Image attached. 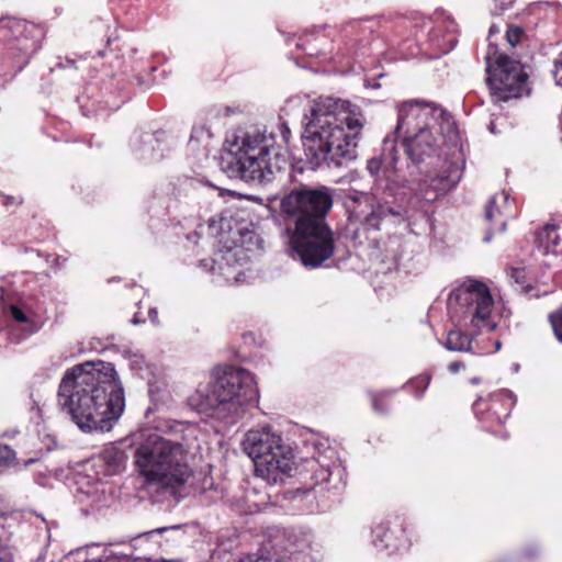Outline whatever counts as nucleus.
<instances>
[{"mask_svg":"<svg viewBox=\"0 0 562 562\" xmlns=\"http://www.w3.org/2000/svg\"><path fill=\"white\" fill-rule=\"evenodd\" d=\"M445 170L429 180L418 184V190L426 201H434L439 195L453 189L462 177V168L459 164L445 162Z\"/></svg>","mask_w":562,"mask_h":562,"instance_id":"f3484780","label":"nucleus"},{"mask_svg":"<svg viewBox=\"0 0 562 562\" xmlns=\"http://www.w3.org/2000/svg\"><path fill=\"white\" fill-rule=\"evenodd\" d=\"M211 138V132L205 126L193 127L191 132V136L189 139V146L194 150L196 149V144H203L205 148Z\"/></svg>","mask_w":562,"mask_h":562,"instance_id":"bb28decb","label":"nucleus"},{"mask_svg":"<svg viewBox=\"0 0 562 562\" xmlns=\"http://www.w3.org/2000/svg\"><path fill=\"white\" fill-rule=\"evenodd\" d=\"M241 238H243V240H241L243 245L245 244L246 240L248 243L255 241L256 245H258V246L260 244L258 236L254 232H246V233L241 234Z\"/></svg>","mask_w":562,"mask_h":562,"instance_id":"e433bc0d","label":"nucleus"},{"mask_svg":"<svg viewBox=\"0 0 562 562\" xmlns=\"http://www.w3.org/2000/svg\"><path fill=\"white\" fill-rule=\"evenodd\" d=\"M166 528H158V529H155V530H151V531H148V532H145L144 535L139 536V539L140 538H150V537H154L158 533H161L162 531H165Z\"/></svg>","mask_w":562,"mask_h":562,"instance_id":"ea45409f","label":"nucleus"},{"mask_svg":"<svg viewBox=\"0 0 562 562\" xmlns=\"http://www.w3.org/2000/svg\"><path fill=\"white\" fill-rule=\"evenodd\" d=\"M491 239H492V234H491V232H488V233L484 236L483 240H484L485 243H488V241H491Z\"/></svg>","mask_w":562,"mask_h":562,"instance_id":"de8ad7c7","label":"nucleus"},{"mask_svg":"<svg viewBox=\"0 0 562 562\" xmlns=\"http://www.w3.org/2000/svg\"><path fill=\"white\" fill-rule=\"evenodd\" d=\"M472 338L469 334L459 329L450 330L447 335L445 347L450 351H471Z\"/></svg>","mask_w":562,"mask_h":562,"instance_id":"a878e982","label":"nucleus"},{"mask_svg":"<svg viewBox=\"0 0 562 562\" xmlns=\"http://www.w3.org/2000/svg\"><path fill=\"white\" fill-rule=\"evenodd\" d=\"M304 121L302 144L312 168L341 167L357 157L356 138L363 127L359 106L348 100L319 97Z\"/></svg>","mask_w":562,"mask_h":562,"instance_id":"f03ea898","label":"nucleus"},{"mask_svg":"<svg viewBox=\"0 0 562 562\" xmlns=\"http://www.w3.org/2000/svg\"><path fill=\"white\" fill-rule=\"evenodd\" d=\"M277 131L247 132L240 144L222 154L221 170L231 179L259 184L270 182L286 162L282 150L288 148L291 138L285 122H280Z\"/></svg>","mask_w":562,"mask_h":562,"instance_id":"423d86ee","label":"nucleus"},{"mask_svg":"<svg viewBox=\"0 0 562 562\" xmlns=\"http://www.w3.org/2000/svg\"><path fill=\"white\" fill-rule=\"evenodd\" d=\"M395 135L415 166L438 155L439 136L450 145H457L460 138L453 117L445 109L434 102L419 100L398 104Z\"/></svg>","mask_w":562,"mask_h":562,"instance_id":"20e7f679","label":"nucleus"},{"mask_svg":"<svg viewBox=\"0 0 562 562\" xmlns=\"http://www.w3.org/2000/svg\"><path fill=\"white\" fill-rule=\"evenodd\" d=\"M58 396L63 408L83 431L110 430L125 408L123 386L109 362H86L68 370Z\"/></svg>","mask_w":562,"mask_h":562,"instance_id":"f257e3e1","label":"nucleus"},{"mask_svg":"<svg viewBox=\"0 0 562 562\" xmlns=\"http://www.w3.org/2000/svg\"><path fill=\"white\" fill-rule=\"evenodd\" d=\"M18 465L15 451L7 445L0 443V468H11Z\"/></svg>","mask_w":562,"mask_h":562,"instance_id":"c85d7f7f","label":"nucleus"},{"mask_svg":"<svg viewBox=\"0 0 562 562\" xmlns=\"http://www.w3.org/2000/svg\"><path fill=\"white\" fill-rule=\"evenodd\" d=\"M521 34L520 27L510 26L506 32V38L512 46H515L520 41Z\"/></svg>","mask_w":562,"mask_h":562,"instance_id":"72a5a7b5","label":"nucleus"},{"mask_svg":"<svg viewBox=\"0 0 562 562\" xmlns=\"http://www.w3.org/2000/svg\"><path fill=\"white\" fill-rule=\"evenodd\" d=\"M13 518L5 514H0V562H15L9 540L12 535L10 531Z\"/></svg>","mask_w":562,"mask_h":562,"instance_id":"b1692460","label":"nucleus"},{"mask_svg":"<svg viewBox=\"0 0 562 562\" xmlns=\"http://www.w3.org/2000/svg\"><path fill=\"white\" fill-rule=\"evenodd\" d=\"M240 562H268L266 559L257 558L255 559L252 555H248L240 560Z\"/></svg>","mask_w":562,"mask_h":562,"instance_id":"c03bdc74","label":"nucleus"},{"mask_svg":"<svg viewBox=\"0 0 562 562\" xmlns=\"http://www.w3.org/2000/svg\"><path fill=\"white\" fill-rule=\"evenodd\" d=\"M8 315L18 324L24 325V328L30 333L37 329L34 322V313L24 305L11 304L8 308Z\"/></svg>","mask_w":562,"mask_h":562,"instance_id":"393cba45","label":"nucleus"},{"mask_svg":"<svg viewBox=\"0 0 562 562\" xmlns=\"http://www.w3.org/2000/svg\"><path fill=\"white\" fill-rule=\"evenodd\" d=\"M258 398L259 392L251 372L223 366L212 370L209 381L199 383L188 403L198 413L232 426L258 403Z\"/></svg>","mask_w":562,"mask_h":562,"instance_id":"39448f33","label":"nucleus"},{"mask_svg":"<svg viewBox=\"0 0 562 562\" xmlns=\"http://www.w3.org/2000/svg\"><path fill=\"white\" fill-rule=\"evenodd\" d=\"M465 368L464 362L462 361H453L448 366V370L450 373L456 374Z\"/></svg>","mask_w":562,"mask_h":562,"instance_id":"4c0bfd02","label":"nucleus"},{"mask_svg":"<svg viewBox=\"0 0 562 562\" xmlns=\"http://www.w3.org/2000/svg\"><path fill=\"white\" fill-rule=\"evenodd\" d=\"M37 460H38V458H31V459L24 461V467H27V465L36 462Z\"/></svg>","mask_w":562,"mask_h":562,"instance_id":"49530a36","label":"nucleus"},{"mask_svg":"<svg viewBox=\"0 0 562 562\" xmlns=\"http://www.w3.org/2000/svg\"><path fill=\"white\" fill-rule=\"evenodd\" d=\"M134 464L147 484L171 493L183 487L193 473L188 448L156 432L147 435L136 446Z\"/></svg>","mask_w":562,"mask_h":562,"instance_id":"0eeeda50","label":"nucleus"},{"mask_svg":"<svg viewBox=\"0 0 562 562\" xmlns=\"http://www.w3.org/2000/svg\"><path fill=\"white\" fill-rule=\"evenodd\" d=\"M401 529L392 530L387 522H380L372 529V544L379 551L393 553L401 548Z\"/></svg>","mask_w":562,"mask_h":562,"instance_id":"4be33fe9","label":"nucleus"},{"mask_svg":"<svg viewBox=\"0 0 562 562\" xmlns=\"http://www.w3.org/2000/svg\"><path fill=\"white\" fill-rule=\"evenodd\" d=\"M3 27L4 24L0 23V31ZM5 27L12 30L14 40L8 47L3 64L0 65V76L5 77L3 80H0V86L20 72L27 65L31 56L41 47V31L35 25L10 22L5 24Z\"/></svg>","mask_w":562,"mask_h":562,"instance_id":"f8f14e48","label":"nucleus"},{"mask_svg":"<svg viewBox=\"0 0 562 562\" xmlns=\"http://www.w3.org/2000/svg\"><path fill=\"white\" fill-rule=\"evenodd\" d=\"M333 206L330 190L321 188H295L280 201L281 213L292 226L290 247L304 267H321L334 255V234L325 217Z\"/></svg>","mask_w":562,"mask_h":562,"instance_id":"7ed1b4c3","label":"nucleus"},{"mask_svg":"<svg viewBox=\"0 0 562 562\" xmlns=\"http://www.w3.org/2000/svg\"><path fill=\"white\" fill-rule=\"evenodd\" d=\"M241 447L254 461L256 475L269 484L283 482L295 470L293 449L269 425L249 429L244 435Z\"/></svg>","mask_w":562,"mask_h":562,"instance_id":"6e6552de","label":"nucleus"},{"mask_svg":"<svg viewBox=\"0 0 562 562\" xmlns=\"http://www.w3.org/2000/svg\"><path fill=\"white\" fill-rule=\"evenodd\" d=\"M237 250H227L220 254L216 259H203L200 261V266L204 269H210L213 274H218L224 278L226 282L238 281L239 272L232 262H236Z\"/></svg>","mask_w":562,"mask_h":562,"instance_id":"412c9836","label":"nucleus"},{"mask_svg":"<svg viewBox=\"0 0 562 562\" xmlns=\"http://www.w3.org/2000/svg\"><path fill=\"white\" fill-rule=\"evenodd\" d=\"M550 323L555 337L562 342V307L550 315Z\"/></svg>","mask_w":562,"mask_h":562,"instance_id":"2f4dec72","label":"nucleus"},{"mask_svg":"<svg viewBox=\"0 0 562 562\" xmlns=\"http://www.w3.org/2000/svg\"><path fill=\"white\" fill-rule=\"evenodd\" d=\"M132 146L136 157L147 162L160 161L169 150L164 133H144L138 135L133 139Z\"/></svg>","mask_w":562,"mask_h":562,"instance_id":"a211bd4d","label":"nucleus"},{"mask_svg":"<svg viewBox=\"0 0 562 562\" xmlns=\"http://www.w3.org/2000/svg\"><path fill=\"white\" fill-rule=\"evenodd\" d=\"M515 404L516 396L513 392L499 390L488 398H479L473 404V412L485 430L496 432L495 427L504 424Z\"/></svg>","mask_w":562,"mask_h":562,"instance_id":"ddd939ff","label":"nucleus"},{"mask_svg":"<svg viewBox=\"0 0 562 562\" xmlns=\"http://www.w3.org/2000/svg\"><path fill=\"white\" fill-rule=\"evenodd\" d=\"M366 86L371 87V88H379L380 87L379 83H370L368 80H366Z\"/></svg>","mask_w":562,"mask_h":562,"instance_id":"09e8293b","label":"nucleus"},{"mask_svg":"<svg viewBox=\"0 0 562 562\" xmlns=\"http://www.w3.org/2000/svg\"><path fill=\"white\" fill-rule=\"evenodd\" d=\"M516 0H494L496 7L501 11H505L513 5Z\"/></svg>","mask_w":562,"mask_h":562,"instance_id":"58836bf2","label":"nucleus"},{"mask_svg":"<svg viewBox=\"0 0 562 562\" xmlns=\"http://www.w3.org/2000/svg\"><path fill=\"white\" fill-rule=\"evenodd\" d=\"M397 162L398 156L396 142L392 137L387 136L383 142L381 158L370 159L367 164V169L372 176H379L383 168V173L387 181L405 186L408 180L397 166Z\"/></svg>","mask_w":562,"mask_h":562,"instance_id":"2eb2a0df","label":"nucleus"},{"mask_svg":"<svg viewBox=\"0 0 562 562\" xmlns=\"http://www.w3.org/2000/svg\"><path fill=\"white\" fill-rule=\"evenodd\" d=\"M21 203V200L20 199H16L14 196H5L3 199V204L4 205H9V204H19Z\"/></svg>","mask_w":562,"mask_h":562,"instance_id":"79ce46f5","label":"nucleus"},{"mask_svg":"<svg viewBox=\"0 0 562 562\" xmlns=\"http://www.w3.org/2000/svg\"><path fill=\"white\" fill-rule=\"evenodd\" d=\"M148 316H149V319L154 324H158V312H157V310L150 308L149 312H148Z\"/></svg>","mask_w":562,"mask_h":562,"instance_id":"37998d69","label":"nucleus"},{"mask_svg":"<svg viewBox=\"0 0 562 562\" xmlns=\"http://www.w3.org/2000/svg\"><path fill=\"white\" fill-rule=\"evenodd\" d=\"M132 323H133V324H135V325H137V324H139V323H140V321H139L137 317H134V318L132 319Z\"/></svg>","mask_w":562,"mask_h":562,"instance_id":"8fccbe9b","label":"nucleus"},{"mask_svg":"<svg viewBox=\"0 0 562 562\" xmlns=\"http://www.w3.org/2000/svg\"><path fill=\"white\" fill-rule=\"evenodd\" d=\"M485 59L486 85L495 102L519 98L527 91L528 76L518 60L497 52Z\"/></svg>","mask_w":562,"mask_h":562,"instance_id":"9d476101","label":"nucleus"},{"mask_svg":"<svg viewBox=\"0 0 562 562\" xmlns=\"http://www.w3.org/2000/svg\"><path fill=\"white\" fill-rule=\"evenodd\" d=\"M126 461V452L115 443L105 445L88 461V471L91 472L88 475L100 483V488L97 487L95 492H100L103 498L105 493L111 491V487H106L103 480L121 473L125 469Z\"/></svg>","mask_w":562,"mask_h":562,"instance_id":"4468645a","label":"nucleus"},{"mask_svg":"<svg viewBox=\"0 0 562 562\" xmlns=\"http://www.w3.org/2000/svg\"><path fill=\"white\" fill-rule=\"evenodd\" d=\"M493 297L487 285L474 279H468L451 291L448 296V310L458 323L481 330L493 331L497 327L491 313Z\"/></svg>","mask_w":562,"mask_h":562,"instance_id":"1a4fd4ad","label":"nucleus"},{"mask_svg":"<svg viewBox=\"0 0 562 562\" xmlns=\"http://www.w3.org/2000/svg\"><path fill=\"white\" fill-rule=\"evenodd\" d=\"M495 346H496V349L498 350L501 348V342L499 341H496L495 342Z\"/></svg>","mask_w":562,"mask_h":562,"instance_id":"3c124183","label":"nucleus"},{"mask_svg":"<svg viewBox=\"0 0 562 562\" xmlns=\"http://www.w3.org/2000/svg\"><path fill=\"white\" fill-rule=\"evenodd\" d=\"M87 494L90 496V495H93V492L92 491H87Z\"/></svg>","mask_w":562,"mask_h":562,"instance_id":"603ef678","label":"nucleus"},{"mask_svg":"<svg viewBox=\"0 0 562 562\" xmlns=\"http://www.w3.org/2000/svg\"><path fill=\"white\" fill-rule=\"evenodd\" d=\"M391 395V392L384 391L381 393H373L371 395L372 407L378 413H385L386 407L383 405L384 401Z\"/></svg>","mask_w":562,"mask_h":562,"instance_id":"7c9ffc66","label":"nucleus"},{"mask_svg":"<svg viewBox=\"0 0 562 562\" xmlns=\"http://www.w3.org/2000/svg\"><path fill=\"white\" fill-rule=\"evenodd\" d=\"M553 77L555 83L562 87V53L554 59Z\"/></svg>","mask_w":562,"mask_h":562,"instance_id":"f704fd0d","label":"nucleus"},{"mask_svg":"<svg viewBox=\"0 0 562 562\" xmlns=\"http://www.w3.org/2000/svg\"><path fill=\"white\" fill-rule=\"evenodd\" d=\"M345 207L351 223L359 224L364 231H379L384 223H397L404 220L400 207L387 202H376L366 192H352L345 199Z\"/></svg>","mask_w":562,"mask_h":562,"instance_id":"9b49d317","label":"nucleus"},{"mask_svg":"<svg viewBox=\"0 0 562 562\" xmlns=\"http://www.w3.org/2000/svg\"><path fill=\"white\" fill-rule=\"evenodd\" d=\"M429 383H430V376L428 374H423V375H419V376L413 379L409 382L408 387H411L413 390L414 395L416 397H422L424 395V393L426 392Z\"/></svg>","mask_w":562,"mask_h":562,"instance_id":"c756f323","label":"nucleus"},{"mask_svg":"<svg viewBox=\"0 0 562 562\" xmlns=\"http://www.w3.org/2000/svg\"><path fill=\"white\" fill-rule=\"evenodd\" d=\"M509 277L521 286H525L527 283V272L525 268H512Z\"/></svg>","mask_w":562,"mask_h":562,"instance_id":"473e14b6","label":"nucleus"},{"mask_svg":"<svg viewBox=\"0 0 562 562\" xmlns=\"http://www.w3.org/2000/svg\"><path fill=\"white\" fill-rule=\"evenodd\" d=\"M311 469L314 471L313 479L315 484L329 483L331 480L340 483L345 473L340 460L331 449H328L314 460Z\"/></svg>","mask_w":562,"mask_h":562,"instance_id":"6ab92c4d","label":"nucleus"},{"mask_svg":"<svg viewBox=\"0 0 562 562\" xmlns=\"http://www.w3.org/2000/svg\"><path fill=\"white\" fill-rule=\"evenodd\" d=\"M516 216V207L514 200L506 191H502L493 195L485 207V218L487 221H495L499 224L497 232H504L506 228V221Z\"/></svg>","mask_w":562,"mask_h":562,"instance_id":"aec40b11","label":"nucleus"},{"mask_svg":"<svg viewBox=\"0 0 562 562\" xmlns=\"http://www.w3.org/2000/svg\"><path fill=\"white\" fill-rule=\"evenodd\" d=\"M268 543L272 555L280 557L281 552L290 554L303 552L310 548L312 536L308 532L271 528L268 531Z\"/></svg>","mask_w":562,"mask_h":562,"instance_id":"dca6fc26","label":"nucleus"},{"mask_svg":"<svg viewBox=\"0 0 562 562\" xmlns=\"http://www.w3.org/2000/svg\"><path fill=\"white\" fill-rule=\"evenodd\" d=\"M439 29H436L430 34V41L434 42L435 46L442 53H448L452 49L457 43L454 35L449 34L447 37L440 38L438 36Z\"/></svg>","mask_w":562,"mask_h":562,"instance_id":"cd10ccee","label":"nucleus"},{"mask_svg":"<svg viewBox=\"0 0 562 562\" xmlns=\"http://www.w3.org/2000/svg\"><path fill=\"white\" fill-rule=\"evenodd\" d=\"M498 32H499V30H498V27L496 25H492L490 27V31H488L490 35H493V34L498 33Z\"/></svg>","mask_w":562,"mask_h":562,"instance_id":"a18cd8bd","label":"nucleus"},{"mask_svg":"<svg viewBox=\"0 0 562 562\" xmlns=\"http://www.w3.org/2000/svg\"><path fill=\"white\" fill-rule=\"evenodd\" d=\"M488 131L492 133V134H499L501 133V130H498L497 127V122L496 120H492L487 126Z\"/></svg>","mask_w":562,"mask_h":562,"instance_id":"a19ab883","label":"nucleus"},{"mask_svg":"<svg viewBox=\"0 0 562 562\" xmlns=\"http://www.w3.org/2000/svg\"><path fill=\"white\" fill-rule=\"evenodd\" d=\"M312 493L311 488L301 490L297 488L295 491L290 492V499L293 502H300L303 499V497L310 496Z\"/></svg>","mask_w":562,"mask_h":562,"instance_id":"c9c22d12","label":"nucleus"},{"mask_svg":"<svg viewBox=\"0 0 562 562\" xmlns=\"http://www.w3.org/2000/svg\"><path fill=\"white\" fill-rule=\"evenodd\" d=\"M560 241L561 236L553 224L546 225L536 236V247L542 255L555 254Z\"/></svg>","mask_w":562,"mask_h":562,"instance_id":"5701e85b","label":"nucleus"}]
</instances>
